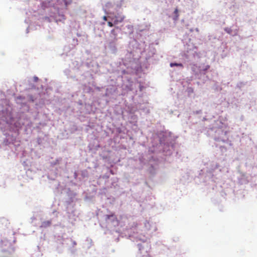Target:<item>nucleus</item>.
<instances>
[{
  "label": "nucleus",
  "mask_w": 257,
  "mask_h": 257,
  "mask_svg": "<svg viewBox=\"0 0 257 257\" xmlns=\"http://www.w3.org/2000/svg\"><path fill=\"white\" fill-rule=\"evenodd\" d=\"M124 19V16H115L114 18V25H117L119 23H121Z\"/></svg>",
  "instance_id": "obj_1"
},
{
  "label": "nucleus",
  "mask_w": 257,
  "mask_h": 257,
  "mask_svg": "<svg viewBox=\"0 0 257 257\" xmlns=\"http://www.w3.org/2000/svg\"><path fill=\"white\" fill-rule=\"evenodd\" d=\"M110 218H113V220H116V219H117L116 216L113 214H112L111 215H106V216H105L106 221L108 220L109 219H110Z\"/></svg>",
  "instance_id": "obj_2"
},
{
  "label": "nucleus",
  "mask_w": 257,
  "mask_h": 257,
  "mask_svg": "<svg viewBox=\"0 0 257 257\" xmlns=\"http://www.w3.org/2000/svg\"><path fill=\"white\" fill-rule=\"evenodd\" d=\"M174 14L175 15V18H174V20H177L179 17V14H178V10L177 8L175 9L174 11Z\"/></svg>",
  "instance_id": "obj_3"
},
{
  "label": "nucleus",
  "mask_w": 257,
  "mask_h": 257,
  "mask_svg": "<svg viewBox=\"0 0 257 257\" xmlns=\"http://www.w3.org/2000/svg\"><path fill=\"white\" fill-rule=\"evenodd\" d=\"M170 66L171 67H173V66H180L181 67H183V65L181 64V63H171L170 64Z\"/></svg>",
  "instance_id": "obj_4"
},
{
  "label": "nucleus",
  "mask_w": 257,
  "mask_h": 257,
  "mask_svg": "<svg viewBox=\"0 0 257 257\" xmlns=\"http://www.w3.org/2000/svg\"><path fill=\"white\" fill-rule=\"evenodd\" d=\"M224 30L228 33L230 34L232 32V30L230 28H226Z\"/></svg>",
  "instance_id": "obj_5"
},
{
  "label": "nucleus",
  "mask_w": 257,
  "mask_h": 257,
  "mask_svg": "<svg viewBox=\"0 0 257 257\" xmlns=\"http://www.w3.org/2000/svg\"><path fill=\"white\" fill-rule=\"evenodd\" d=\"M107 24H108V26H109V27H112L113 26L114 23L113 24V23H112V22H108Z\"/></svg>",
  "instance_id": "obj_6"
},
{
  "label": "nucleus",
  "mask_w": 257,
  "mask_h": 257,
  "mask_svg": "<svg viewBox=\"0 0 257 257\" xmlns=\"http://www.w3.org/2000/svg\"><path fill=\"white\" fill-rule=\"evenodd\" d=\"M210 66L209 65H207L206 66V67L205 68V69H204V71L205 70H207V69H208L209 68Z\"/></svg>",
  "instance_id": "obj_7"
},
{
  "label": "nucleus",
  "mask_w": 257,
  "mask_h": 257,
  "mask_svg": "<svg viewBox=\"0 0 257 257\" xmlns=\"http://www.w3.org/2000/svg\"><path fill=\"white\" fill-rule=\"evenodd\" d=\"M103 20H104V21H106L107 20V17L106 16H103Z\"/></svg>",
  "instance_id": "obj_8"
},
{
  "label": "nucleus",
  "mask_w": 257,
  "mask_h": 257,
  "mask_svg": "<svg viewBox=\"0 0 257 257\" xmlns=\"http://www.w3.org/2000/svg\"><path fill=\"white\" fill-rule=\"evenodd\" d=\"M114 30H111V33H114Z\"/></svg>",
  "instance_id": "obj_9"
},
{
  "label": "nucleus",
  "mask_w": 257,
  "mask_h": 257,
  "mask_svg": "<svg viewBox=\"0 0 257 257\" xmlns=\"http://www.w3.org/2000/svg\"><path fill=\"white\" fill-rule=\"evenodd\" d=\"M11 249L13 251H14V249L12 248Z\"/></svg>",
  "instance_id": "obj_10"
}]
</instances>
